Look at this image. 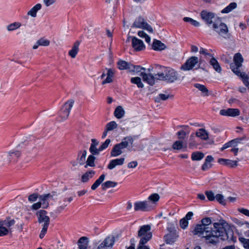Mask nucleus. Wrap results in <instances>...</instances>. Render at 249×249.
<instances>
[{
    "label": "nucleus",
    "mask_w": 249,
    "mask_h": 249,
    "mask_svg": "<svg viewBox=\"0 0 249 249\" xmlns=\"http://www.w3.org/2000/svg\"><path fill=\"white\" fill-rule=\"evenodd\" d=\"M212 222L210 217L203 218L201 220V224L197 225L195 227L194 233L205 238L207 243L215 244L218 241V223H213L214 229H213L212 227L209 226Z\"/></svg>",
    "instance_id": "f257e3e1"
},
{
    "label": "nucleus",
    "mask_w": 249,
    "mask_h": 249,
    "mask_svg": "<svg viewBox=\"0 0 249 249\" xmlns=\"http://www.w3.org/2000/svg\"><path fill=\"white\" fill-rule=\"evenodd\" d=\"M233 230L225 220L219 219V238L222 240L236 242V238L234 236Z\"/></svg>",
    "instance_id": "f03ea898"
},
{
    "label": "nucleus",
    "mask_w": 249,
    "mask_h": 249,
    "mask_svg": "<svg viewBox=\"0 0 249 249\" xmlns=\"http://www.w3.org/2000/svg\"><path fill=\"white\" fill-rule=\"evenodd\" d=\"M161 71L156 74L158 79L172 83L180 79L178 73L175 69L170 67H162Z\"/></svg>",
    "instance_id": "7ed1b4c3"
},
{
    "label": "nucleus",
    "mask_w": 249,
    "mask_h": 249,
    "mask_svg": "<svg viewBox=\"0 0 249 249\" xmlns=\"http://www.w3.org/2000/svg\"><path fill=\"white\" fill-rule=\"evenodd\" d=\"M37 221L42 227V230L39 234V237L42 238L47 233L48 227L50 223V218L48 215L47 211L44 210L38 211L36 213Z\"/></svg>",
    "instance_id": "20e7f679"
},
{
    "label": "nucleus",
    "mask_w": 249,
    "mask_h": 249,
    "mask_svg": "<svg viewBox=\"0 0 249 249\" xmlns=\"http://www.w3.org/2000/svg\"><path fill=\"white\" fill-rule=\"evenodd\" d=\"M233 62L230 65V68L233 72L240 77H246V73L240 70L243 62V58L240 53H238L234 54Z\"/></svg>",
    "instance_id": "39448f33"
},
{
    "label": "nucleus",
    "mask_w": 249,
    "mask_h": 249,
    "mask_svg": "<svg viewBox=\"0 0 249 249\" xmlns=\"http://www.w3.org/2000/svg\"><path fill=\"white\" fill-rule=\"evenodd\" d=\"M200 16L209 27L214 30L217 29V24L214 21V19L215 18L216 14L206 10H203L200 12Z\"/></svg>",
    "instance_id": "423d86ee"
},
{
    "label": "nucleus",
    "mask_w": 249,
    "mask_h": 249,
    "mask_svg": "<svg viewBox=\"0 0 249 249\" xmlns=\"http://www.w3.org/2000/svg\"><path fill=\"white\" fill-rule=\"evenodd\" d=\"M133 142V140L131 137L125 138L121 142L113 146L110 152L111 157H115L120 155L123 153V149L127 147L129 143L132 144Z\"/></svg>",
    "instance_id": "0eeeda50"
},
{
    "label": "nucleus",
    "mask_w": 249,
    "mask_h": 249,
    "mask_svg": "<svg viewBox=\"0 0 249 249\" xmlns=\"http://www.w3.org/2000/svg\"><path fill=\"white\" fill-rule=\"evenodd\" d=\"M151 228L149 225H145L140 227L138 236L140 238L141 244H146L152 237Z\"/></svg>",
    "instance_id": "6e6552de"
},
{
    "label": "nucleus",
    "mask_w": 249,
    "mask_h": 249,
    "mask_svg": "<svg viewBox=\"0 0 249 249\" xmlns=\"http://www.w3.org/2000/svg\"><path fill=\"white\" fill-rule=\"evenodd\" d=\"M74 101L70 99L67 101L61 107L59 111V117L61 121H65L69 116L70 111L73 106Z\"/></svg>",
    "instance_id": "1a4fd4ad"
},
{
    "label": "nucleus",
    "mask_w": 249,
    "mask_h": 249,
    "mask_svg": "<svg viewBox=\"0 0 249 249\" xmlns=\"http://www.w3.org/2000/svg\"><path fill=\"white\" fill-rule=\"evenodd\" d=\"M15 223L14 219L7 218L4 220H0V236L7 235L10 231V227Z\"/></svg>",
    "instance_id": "9d476101"
},
{
    "label": "nucleus",
    "mask_w": 249,
    "mask_h": 249,
    "mask_svg": "<svg viewBox=\"0 0 249 249\" xmlns=\"http://www.w3.org/2000/svg\"><path fill=\"white\" fill-rule=\"evenodd\" d=\"M199 59L197 56H193L187 59L185 63L182 65L180 68L183 71H189L193 70L198 63Z\"/></svg>",
    "instance_id": "9b49d317"
},
{
    "label": "nucleus",
    "mask_w": 249,
    "mask_h": 249,
    "mask_svg": "<svg viewBox=\"0 0 249 249\" xmlns=\"http://www.w3.org/2000/svg\"><path fill=\"white\" fill-rule=\"evenodd\" d=\"M132 27L147 30L150 33H152L153 31L152 28L145 21V19L141 17H139L135 19Z\"/></svg>",
    "instance_id": "f8f14e48"
},
{
    "label": "nucleus",
    "mask_w": 249,
    "mask_h": 249,
    "mask_svg": "<svg viewBox=\"0 0 249 249\" xmlns=\"http://www.w3.org/2000/svg\"><path fill=\"white\" fill-rule=\"evenodd\" d=\"M139 75L142 77L144 82L151 86L155 84L156 80H159L158 76H156V74L154 76L150 73L149 69L146 70V71L144 72H142Z\"/></svg>",
    "instance_id": "ddd939ff"
},
{
    "label": "nucleus",
    "mask_w": 249,
    "mask_h": 249,
    "mask_svg": "<svg viewBox=\"0 0 249 249\" xmlns=\"http://www.w3.org/2000/svg\"><path fill=\"white\" fill-rule=\"evenodd\" d=\"M135 211L147 212L150 211L152 207L148 201H136L134 203Z\"/></svg>",
    "instance_id": "4468645a"
},
{
    "label": "nucleus",
    "mask_w": 249,
    "mask_h": 249,
    "mask_svg": "<svg viewBox=\"0 0 249 249\" xmlns=\"http://www.w3.org/2000/svg\"><path fill=\"white\" fill-rule=\"evenodd\" d=\"M245 139L246 137L244 136L232 140L224 144L220 149L221 151H224L225 149L230 147H236L239 144L241 143L242 142L245 140Z\"/></svg>",
    "instance_id": "2eb2a0df"
},
{
    "label": "nucleus",
    "mask_w": 249,
    "mask_h": 249,
    "mask_svg": "<svg viewBox=\"0 0 249 249\" xmlns=\"http://www.w3.org/2000/svg\"><path fill=\"white\" fill-rule=\"evenodd\" d=\"M132 47L136 52L142 51L145 48L143 41L135 36L132 37Z\"/></svg>",
    "instance_id": "dca6fc26"
},
{
    "label": "nucleus",
    "mask_w": 249,
    "mask_h": 249,
    "mask_svg": "<svg viewBox=\"0 0 249 249\" xmlns=\"http://www.w3.org/2000/svg\"><path fill=\"white\" fill-rule=\"evenodd\" d=\"M220 113L224 116L235 117L240 115V110L237 108H227L221 110Z\"/></svg>",
    "instance_id": "f3484780"
},
{
    "label": "nucleus",
    "mask_w": 249,
    "mask_h": 249,
    "mask_svg": "<svg viewBox=\"0 0 249 249\" xmlns=\"http://www.w3.org/2000/svg\"><path fill=\"white\" fill-rule=\"evenodd\" d=\"M151 48L156 51H162L165 50L167 46L160 40L154 39L151 45Z\"/></svg>",
    "instance_id": "a211bd4d"
},
{
    "label": "nucleus",
    "mask_w": 249,
    "mask_h": 249,
    "mask_svg": "<svg viewBox=\"0 0 249 249\" xmlns=\"http://www.w3.org/2000/svg\"><path fill=\"white\" fill-rule=\"evenodd\" d=\"M168 231L171 233L165 235L164 239L166 243L171 244L176 241L178 236L176 232H172L171 230H169V228H168Z\"/></svg>",
    "instance_id": "6ab92c4d"
},
{
    "label": "nucleus",
    "mask_w": 249,
    "mask_h": 249,
    "mask_svg": "<svg viewBox=\"0 0 249 249\" xmlns=\"http://www.w3.org/2000/svg\"><path fill=\"white\" fill-rule=\"evenodd\" d=\"M124 158H120L112 160L110 161L107 165V168L109 170L114 169L117 165H122L124 163Z\"/></svg>",
    "instance_id": "aec40b11"
},
{
    "label": "nucleus",
    "mask_w": 249,
    "mask_h": 249,
    "mask_svg": "<svg viewBox=\"0 0 249 249\" xmlns=\"http://www.w3.org/2000/svg\"><path fill=\"white\" fill-rule=\"evenodd\" d=\"M107 70V78L102 81V85L110 83L113 81L112 78L115 74V71L112 69H106Z\"/></svg>",
    "instance_id": "412c9836"
},
{
    "label": "nucleus",
    "mask_w": 249,
    "mask_h": 249,
    "mask_svg": "<svg viewBox=\"0 0 249 249\" xmlns=\"http://www.w3.org/2000/svg\"><path fill=\"white\" fill-rule=\"evenodd\" d=\"M42 5L40 3H37L33 6L27 13L28 16L35 18L37 16V12L41 10Z\"/></svg>",
    "instance_id": "4be33fe9"
},
{
    "label": "nucleus",
    "mask_w": 249,
    "mask_h": 249,
    "mask_svg": "<svg viewBox=\"0 0 249 249\" xmlns=\"http://www.w3.org/2000/svg\"><path fill=\"white\" fill-rule=\"evenodd\" d=\"M219 163L230 167H234L237 165V161L225 159H219Z\"/></svg>",
    "instance_id": "5701e85b"
},
{
    "label": "nucleus",
    "mask_w": 249,
    "mask_h": 249,
    "mask_svg": "<svg viewBox=\"0 0 249 249\" xmlns=\"http://www.w3.org/2000/svg\"><path fill=\"white\" fill-rule=\"evenodd\" d=\"M79 44L80 43L78 41H76L72 45L71 49L69 51L68 54L72 58H74L77 54L79 51Z\"/></svg>",
    "instance_id": "b1692460"
},
{
    "label": "nucleus",
    "mask_w": 249,
    "mask_h": 249,
    "mask_svg": "<svg viewBox=\"0 0 249 249\" xmlns=\"http://www.w3.org/2000/svg\"><path fill=\"white\" fill-rule=\"evenodd\" d=\"M220 32L221 35L225 38H229L230 34L228 33V28L227 26L224 23H221L219 25Z\"/></svg>",
    "instance_id": "393cba45"
},
{
    "label": "nucleus",
    "mask_w": 249,
    "mask_h": 249,
    "mask_svg": "<svg viewBox=\"0 0 249 249\" xmlns=\"http://www.w3.org/2000/svg\"><path fill=\"white\" fill-rule=\"evenodd\" d=\"M78 245L79 249H87L88 246V238L85 236L80 238L78 241Z\"/></svg>",
    "instance_id": "a878e982"
},
{
    "label": "nucleus",
    "mask_w": 249,
    "mask_h": 249,
    "mask_svg": "<svg viewBox=\"0 0 249 249\" xmlns=\"http://www.w3.org/2000/svg\"><path fill=\"white\" fill-rule=\"evenodd\" d=\"M124 114L125 111L121 106H117L115 109L114 115L117 119L122 118Z\"/></svg>",
    "instance_id": "bb28decb"
},
{
    "label": "nucleus",
    "mask_w": 249,
    "mask_h": 249,
    "mask_svg": "<svg viewBox=\"0 0 249 249\" xmlns=\"http://www.w3.org/2000/svg\"><path fill=\"white\" fill-rule=\"evenodd\" d=\"M186 143H184L182 140L176 141L172 145L173 149L177 150H180L183 148L186 149Z\"/></svg>",
    "instance_id": "cd10ccee"
},
{
    "label": "nucleus",
    "mask_w": 249,
    "mask_h": 249,
    "mask_svg": "<svg viewBox=\"0 0 249 249\" xmlns=\"http://www.w3.org/2000/svg\"><path fill=\"white\" fill-rule=\"evenodd\" d=\"M95 173L93 170L86 172L81 177V181L83 183L88 182L95 175Z\"/></svg>",
    "instance_id": "c85d7f7f"
},
{
    "label": "nucleus",
    "mask_w": 249,
    "mask_h": 249,
    "mask_svg": "<svg viewBox=\"0 0 249 249\" xmlns=\"http://www.w3.org/2000/svg\"><path fill=\"white\" fill-rule=\"evenodd\" d=\"M194 87L201 92L202 95L203 96H209V90L204 85L198 83H196L194 85Z\"/></svg>",
    "instance_id": "c756f323"
},
{
    "label": "nucleus",
    "mask_w": 249,
    "mask_h": 249,
    "mask_svg": "<svg viewBox=\"0 0 249 249\" xmlns=\"http://www.w3.org/2000/svg\"><path fill=\"white\" fill-rule=\"evenodd\" d=\"M21 26L20 22L16 21L8 24L6 26V29L8 32H13L19 29Z\"/></svg>",
    "instance_id": "7c9ffc66"
},
{
    "label": "nucleus",
    "mask_w": 249,
    "mask_h": 249,
    "mask_svg": "<svg viewBox=\"0 0 249 249\" xmlns=\"http://www.w3.org/2000/svg\"><path fill=\"white\" fill-rule=\"evenodd\" d=\"M103 242L104 243L103 245H105L106 247L110 249L112 247L114 244V237L108 236L104 239Z\"/></svg>",
    "instance_id": "2f4dec72"
},
{
    "label": "nucleus",
    "mask_w": 249,
    "mask_h": 249,
    "mask_svg": "<svg viewBox=\"0 0 249 249\" xmlns=\"http://www.w3.org/2000/svg\"><path fill=\"white\" fill-rule=\"evenodd\" d=\"M129 71L134 72L139 75V74L142 72H144L145 71H146V70L145 68L141 67L139 66H134L132 64H131L130 68H129Z\"/></svg>",
    "instance_id": "473e14b6"
},
{
    "label": "nucleus",
    "mask_w": 249,
    "mask_h": 249,
    "mask_svg": "<svg viewBox=\"0 0 249 249\" xmlns=\"http://www.w3.org/2000/svg\"><path fill=\"white\" fill-rule=\"evenodd\" d=\"M118 68L121 70H128L130 68L131 64L124 61L120 60L117 63Z\"/></svg>",
    "instance_id": "72a5a7b5"
},
{
    "label": "nucleus",
    "mask_w": 249,
    "mask_h": 249,
    "mask_svg": "<svg viewBox=\"0 0 249 249\" xmlns=\"http://www.w3.org/2000/svg\"><path fill=\"white\" fill-rule=\"evenodd\" d=\"M105 178V175L104 174H102L100 176V177L95 181V182L92 184L91 187V189L92 190H95L104 180Z\"/></svg>",
    "instance_id": "f704fd0d"
},
{
    "label": "nucleus",
    "mask_w": 249,
    "mask_h": 249,
    "mask_svg": "<svg viewBox=\"0 0 249 249\" xmlns=\"http://www.w3.org/2000/svg\"><path fill=\"white\" fill-rule=\"evenodd\" d=\"M237 7V4L236 2H231L226 7L223 9L221 11V13L223 14H227L231 12L232 10L235 9Z\"/></svg>",
    "instance_id": "c9c22d12"
},
{
    "label": "nucleus",
    "mask_w": 249,
    "mask_h": 249,
    "mask_svg": "<svg viewBox=\"0 0 249 249\" xmlns=\"http://www.w3.org/2000/svg\"><path fill=\"white\" fill-rule=\"evenodd\" d=\"M20 156V153L18 151L14 152H9L8 155V160L11 161L13 160L14 161H17L18 158Z\"/></svg>",
    "instance_id": "e433bc0d"
},
{
    "label": "nucleus",
    "mask_w": 249,
    "mask_h": 249,
    "mask_svg": "<svg viewBox=\"0 0 249 249\" xmlns=\"http://www.w3.org/2000/svg\"><path fill=\"white\" fill-rule=\"evenodd\" d=\"M117 185V182L112 181H107L102 184V188L105 190L107 188L115 187Z\"/></svg>",
    "instance_id": "4c0bfd02"
},
{
    "label": "nucleus",
    "mask_w": 249,
    "mask_h": 249,
    "mask_svg": "<svg viewBox=\"0 0 249 249\" xmlns=\"http://www.w3.org/2000/svg\"><path fill=\"white\" fill-rule=\"evenodd\" d=\"M131 82L132 83L136 84L139 88H142L144 87V85L142 83L141 78L139 77L131 78Z\"/></svg>",
    "instance_id": "58836bf2"
},
{
    "label": "nucleus",
    "mask_w": 249,
    "mask_h": 249,
    "mask_svg": "<svg viewBox=\"0 0 249 249\" xmlns=\"http://www.w3.org/2000/svg\"><path fill=\"white\" fill-rule=\"evenodd\" d=\"M196 135L197 137L201 138L202 140H206L208 138V135L205 130L200 129L196 132Z\"/></svg>",
    "instance_id": "ea45409f"
},
{
    "label": "nucleus",
    "mask_w": 249,
    "mask_h": 249,
    "mask_svg": "<svg viewBox=\"0 0 249 249\" xmlns=\"http://www.w3.org/2000/svg\"><path fill=\"white\" fill-rule=\"evenodd\" d=\"M204 155L200 152H194L192 154V160H199L203 158Z\"/></svg>",
    "instance_id": "a19ab883"
},
{
    "label": "nucleus",
    "mask_w": 249,
    "mask_h": 249,
    "mask_svg": "<svg viewBox=\"0 0 249 249\" xmlns=\"http://www.w3.org/2000/svg\"><path fill=\"white\" fill-rule=\"evenodd\" d=\"M173 95H170L167 94L160 93L156 97L155 101L157 102H160L161 100H166L169 98H172Z\"/></svg>",
    "instance_id": "79ce46f5"
},
{
    "label": "nucleus",
    "mask_w": 249,
    "mask_h": 249,
    "mask_svg": "<svg viewBox=\"0 0 249 249\" xmlns=\"http://www.w3.org/2000/svg\"><path fill=\"white\" fill-rule=\"evenodd\" d=\"M209 59V63L211 66H213V69L216 71H218V62L217 60L214 57L213 54H212V56H210Z\"/></svg>",
    "instance_id": "37998d69"
},
{
    "label": "nucleus",
    "mask_w": 249,
    "mask_h": 249,
    "mask_svg": "<svg viewBox=\"0 0 249 249\" xmlns=\"http://www.w3.org/2000/svg\"><path fill=\"white\" fill-rule=\"evenodd\" d=\"M95 158L92 155H89L87 159L86 164L85 166V168H87L88 166L93 167L95 166L94 160Z\"/></svg>",
    "instance_id": "c03bdc74"
},
{
    "label": "nucleus",
    "mask_w": 249,
    "mask_h": 249,
    "mask_svg": "<svg viewBox=\"0 0 249 249\" xmlns=\"http://www.w3.org/2000/svg\"><path fill=\"white\" fill-rule=\"evenodd\" d=\"M39 199L41 201V204L42 205V208L45 209L49 206L48 199H47L44 195H40L38 196Z\"/></svg>",
    "instance_id": "a18cd8bd"
},
{
    "label": "nucleus",
    "mask_w": 249,
    "mask_h": 249,
    "mask_svg": "<svg viewBox=\"0 0 249 249\" xmlns=\"http://www.w3.org/2000/svg\"><path fill=\"white\" fill-rule=\"evenodd\" d=\"M183 19L184 21L187 22H189L192 25H193L195 27H198L200 26V23L198 21H197L192 18H190L189 17H185L183 18Z\"/></svg>",
    "instance_id": "49530a36"
},
{
    "label": "nucleus",
    "mask_w": 249,
    "mask_h": 249,
    "mask_svg": "<svg viewBox=\"0 0 249 249\" xmlns=\"http://www.w3.org/2000/svg\"><path fill=\"white\" fill-rule=\"evenodd\" d=\"M38 40V43L40 46L47 47L50 45V41L45 37H41Z\"/></svg>",
    "instance_id": "de8ad7c7"
},
{
    "label": "nucleus",
    "mask_w": 249,
    "mask_h": 249,
    "mask_svg": "<svg viewBox=\"0 0 249 249\" xmlns=\"http://www.w3.org/2000/svg\"><path fill=\"white\" fill-rule=\"evenodd\" d=\"M205 195L206 196L208 199L211 201L214 200L215 198L217 199V196H218V195L215 196L214 194L212 191H206Z\"/></svg>",
    "instance_id": "09e8293b"
},
{
    "label": "nucleus",
    "mask_w": 249,
    "mask_h": 249,
    "mask_svg": "<svg viewBox=\"0 0 249 249\" xmlns=\"http://www.w3.org/2000/svg\"><path fill=\"white\" fill-rule=\"evenodd\" d=\"M138 35L142 38H144L145 41L148 43H150L151 41V38L150 37L148 36L145 32H144L143 31H139L138 33Z\"/></svg>",
    "instance_id": "8fccbe9b"
},
{
    "label": "nucleus",
    "mask_w": 249,
    "mask_h": 249,
    "mask_svg": "<svg viewBox=\"0 0 249 249\" xmlns=\"http://www.w3.org/2000/svg\"><path fill=\"white\" fill-rule=\"evenodd\" d=\"M160 197L159 194L155 193L149 196L148 199L153 203L155 204L159 200Z\"/></svg>",
    "instance_id": "3c124183"
},
{
    "label": "nucleus",
    "mask_w": 249,
    "mask_h": 249,
    "mask_svg": "<svg viewBox=\"0 0 249 249\" xmlns=\"http://www.w3.org/2000/svg\"><path fill=\"white\" fill-rule=\"evenodd\" d=\"M79 154H81V155L80 158L78 159L79 163L80 165H83L86 159L87 151L86 150L80 151Z\"/></svg>",
    "instance_id": "603ef678"
},
{
    "label": "nucleus",
    "mask_w": 249,
    "mask_h": 249,
    "mask_svg": "<svg viewBox=\"0 0 249 249\" xmlns=\"http://www.w3.org/2000/svg\"><path fill=\"white\" fill-rule=\"evenodd\" d=\"M239 240L243 244L245 248L249 249V239L239 237Z\"/></svg>",
    "instance_id": "864d4df0"
},
{
    "label": "nucleus",
    "mask_w": 249,
    "mask_h": 249,
    "mask_svg": "<svg viewBox=\"0 0 249 249\" xmlns=\"http://www.w3.org/2000/svg\"><path fill=\"white\" fill-rule=\"evenodd\" d=\"M97 146L90 145L89 150V152L93 155H98L101 152L100 148L98 149L96 147Z\"/></svg>",
    "instance_id": "5fc2aeb1"
},
{
    "label": "nucleus",
    "mask_w": 249,
    "mask_h": 249,
    "mask_svg": "<svg viewBox=\"0 0 249 249\" xmlns=\"http://www.w3.org/2000/svg\"><path fill=\"white\" fill-rule=\"evenodd\" d=\"M179 224L180 227L183 229H185L187 228L188 225V221L184 218H183L180 220Z\"/></svg>",
    "instance_id": "6e6d98bb"
},
{
    "label": "nucleus",
    "mask_w": 249,
    "mask_h": 249,
    "mask_svg": "<svg viewBox=\"0 0 249 249\" xmlns=\"http://www.w3.org/2000/svg\"><path fill=\"white\" fill-rule=\"evenodd\" d=\"M110 142V140L109 139H107L105 142L103 143L99 147L100 151L106 149L109 145Z\"/></svg>",
    "instance_id": "4d7b16f0"
},
{
    "label": "nucleus",
    "mask_w": 249,
    "mask_h": 249,
    "mask_svg": "<svg viewBox=\"0 0 249 249\" xmlns=\"http://www.w3.org/2000/svg\"><path fill=\"white\" fill-rule=\"evenodd\" d=\"M199 53L205 55L206 58L208 59L210 56H212V54L209 53L208 51L203 48H201L199 51Z\"/></svg>",
    "instance_id": "13d9d810"
},
{
    "label": "nucleus",
    "mask_w": 249,
    "mask_h": 249,
    "mask_svg": "<svg viewBox=\"0 0 249 249\" xmlns=\"http://www.w3.org/2000/svg\"><path fill=\"white\" fill-rule=\"evenodd\" d=\"M179 140H183L186 138L187 133L184 131H180L177 133Z\"/></svg>",
    "instance_id": "bf43d9fd"
},
{
    "label": "nucleus",
    "mask_w": 249,
    "mask_h": 249,
    "mask_svg": "<svg viewBox=\"0 0 249 249\" xmlns=\"http://www.w3.org/2000/svg\"><path fill=\"white\" fill-rule=\"evenodd\" d=\"M56 0H43V3L47 7L54 4Z\"/></svg>",
    "instance_id": "052dcab7"
},
{
    "label": "nucleus",
    "mask_w": 249,
    "mask_h": 249,
    "mask_svg": "<svg viewBox=\"0 0 249 249\" xmlns=\"http://www.w3.org/2000/svg\"><path fill=\"white\" fill-rule=\"evenodd\" d=\"M219 203L223 206L226 205V200L224 198V196L221 194H219Z\"/></svg>",
    "instance_id": "680f3d73"
},
{
    "label": "nucleus",
    "mask_w": 249,
    "mask_h": 249,
    "mask_svg": "<svg viewBox=\"0 0 249 249\" xmlns=\"http://www.w3.org/2000/svg\"><path fill=\"white\" fill-rule=\"evenodd\" d=\"M37 198V195L36 194H33L29 196L28 200L29 201L33 202L36 201Z\"/></svg>",
    "instance_id": "e2e57ef3"
},
{
    "label": "nucleus",
    "mask_w": 249,
    "mask_h": 249,
    "mask_svg": "<svg viewBox=\"0 0 249 249\" xmlns=\"http://www.w3.org/2000/svg\"><path fill=\"white\" fill-rule=\"evenodd\" d=\"M42 206L41 202H38L34 204L32 206V209L34 210H36L40 208Z\"/></svg>",
    "instance_id": "0e129e2a"
},
{
    "label": "nucleus",
    "mask_w": 249,
    "mask_h": 249,
    "mask_svg": "<svg viewBox=\"0 0 249 249\" xmlns=\"http://www.w3.org/2000/svg\"><path fill=\"white\" fill-rule=\"evenodd\" d=\"M242 79L243 82L245 84V85L248 87L249 89V82L248 81V79H249V76L246 74V77H240Z\"/></svg>",
    "instance_id": "69168bd1"
},
{
    "label": "nucleus",
    "mask_w": 249,
    "mask_h": 249,
    "mask_svg": "<svg viewBox=\"0 0 249 249\" xmlns=\"http://www.w3.org/2000/svg\"><path fill=\"white\" fill-rule=\"evenodd\" d=\"M44 195L45 196L46 198L49 200L50 199H53V196H56V193L55 192H53L51 194H44Z\"/></svg>",
    "instance_id": "338daca9"
},
{
    "label": "nucleus",
    "mask_w": 249,
    "mask_h": 249,
    "mask_svg": "<svg viewBox=\"0 0 249 249\" xmlns=\"http://www.w3.org/2000/svg\"><path fill=\"white\" fill-rule=\"evenodd\" d=\"M238 211L244 215L249 216V210L244 208H240L238 209Z\"/></svg>",
    "instance_id": "774afa93"
}]
</instances>
